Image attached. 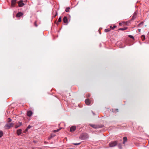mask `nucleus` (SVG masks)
<instances>
[{
  "label": "nucleus",
  "mask_w": 149,
  "mask_h": 149,
  "mask_svg": "<svg viewBox=\"0 0 149 149\" xmlns=\"http://www.w3.org/2000/svg\"><path fill=\"white\" fill-rule=\"evenodd\" d=\"M88 135L86 133H83L81 134L79 138L82 140H84L88 138Z\"/></svg>",
  "instance_id": "nucleus-1"
},
{
  "label": "nucleus",
  "mask_w": 149,
  "mask_h": 149,
  "mask_svg": "<svg viewBox=\"0 0 149 149\" xmlns=\"http://www.w3.org/2000/svg\"><path fill=\"white\" fill-rule=\"evenodd\" d=\"M14 125V124L13 123H7L5 125V127L7 129H9L11 127H13Z\"/></svg>",
  "instance_id": "nucleus-2"
},
{
  "label": "nucleus",
  "mask_w": 149,
  "mask_h": 149,
  "mask_svg": "<svg viewBox=\"0 0 149 149\" xmlns=\"http://www.w3.org/2000/svg\"><path fill=\"white\" fill-rule=\"evenodd\" d=\"M117 144V141H114L110 142L109 144V146L110 147H113Z\"/></svg>",
  "instance_id": "nucleus-3"
},
{
  "label": "nucleus",
  "mask_w": 149,
  "mask_h": 149,
  "mask_svg": "<svg viewBox=\"0 0 149 149\" xmlns=\"http://www.w3.org/2000/svg\"><path fill=\"white\" fill-rule=\"evenodd\" d=\"M18 3L19 7H22L24 5V4L23 3V1L22 0L18 2Z\"/></svg>",
  "instance_id": "nucleus-4"
},
{
  "label": "nucleus",
  "mask_w": 149,
  "mask_h": 149,
  "mask_svg": "<svg viewBox=\"0 0 149 149\" xmlns=\"http://www.w3.org/2000/svg\"><path fill=\"white\" fill-rule=\"evenodd\" d=\"M16 0H12L11 1V6L12 7L15 6V5L16 3Z\"/></svg>",
  "instance_id": "nucleus-5"
},
{
  "label": "nucleus",
  "mask_w": 149,
  "mask_h": 149,
  "mask_svg": "<svg viewBox=\"0 0 149 149\" xmlns=\"http://www.w3.org/2000/svg\"><path fill=\"white\" fill-rule=\"evenodd\" d=\"M76 130V127L75 126H72L70 129V131L72 132Z\"/></svg>",
  "instance_id": "nucleus-6"
},
{
  "label": "nucleus",
  "mask_w": 149,
  "mask_h": 149,
  "mask_svg": "<svg viewBox=\"0 0 149 149\" xmlns=\"http://www.w3.org/2000/svg\"><path fill=\"white\" fill-rule=\"evenodd\" d=\"M33 114V112L31 111H28L27 113V115L29 117H30Z\"/></svg>",
  "instance_id": "nucleus-7"
},
{
  "label": "nucleus",
  "mask_w": 149,
  "mask_h": 149,
  "mask_svg": "<svg viewBox=\"0 0 149 149\" xmlns=\"http://www.w3.org/2000/svg\"><path fill=\"white\" fill-rule=\"evenodd\" d=\"M86 104L88 105H89L90 104V102L89 99H87L85 100Z\"/></svg>",
  "instance_id": "nucleus-8"
},
{
  "label": "nucleus",
  "mask_w": 149,
  "mask_h": 149,
  "mask_svg": "<svg viewBox=\"0 0 149 149\" xmlns=\"http://www.w3.org/2000/svg\"><path fill=\"white\" fill-rule=\"evenodd\" d=\"M90 125L92 127L95 128V129H97L98 128H99V127L95 125H93V124H90Z\"/></svg>",
  "instance_id": "nucleus-9"
},
{
  "label": "nucleus",
  "mask_w": 149,
  "mask_h": 149,
  "mask_svg": "<svg viewBox=\"0 0 149 149\" xmlns=\"http://www.w3.org/2000/svg\"><path fill=\"white\" fill-rule=\"evenodd\" d=\"M68 18L66 17H64L63 18V22L64 23H67L68 22Z\"/></svg>",
  "instance_id": "nucleus-10"
},
{
  "label": "nucleus",
  "mask_w": 149,
  "mask_h": 149,
  "mask_svg": "<svg viewBox=\"0 0 149 149\" xmlns=\"http://www.w3.org/2000/svg\"><path fill=\"white\" fill-rule=\"evenodd\" d=\"M22 125V123L21 122H19L17 124L15 125V128H17L18 127L21 126Z\"/></svg>",
  "instance_id": "nucleus-11"
},
{
  "label": "nucleus",
  "mask_w": 149,
  "mask_h": 149,
  "mask_svg": "<svg viewBox=\"0 0 149 149\" xmlns=\"http://www.w3.org/2000/svg\"><path fill=\"white\" fill-rule=\"evenodd\" d=\"M22 130L21 129L18 130H17V134L18 135H20L22 133Z\"/></svg>",
  "instance_id": "nucleus-12"
},
{
  "label": "nucleus",
  "mask_w": 149,
  "mask_h": 149,
  "mask_svg": "<svg viewBox=\"0 0 149 149\" xmlns=\"http://www.w3.org/2000/svg\"><path fill=\"white\" fill-rule=\"evenodd\" d=\"M23 15V14L21 12H19L16 15V17H19Z\"/></svg>",
  "instance_id": "nucleus-13"
},
{
  "label": "nucleus",
  "mask_w": 149,
  "mask_h": 149,
  "mask_svg": "<svg viewBox=\"0 0 149 149\" xmlns=\"http://www.w3.org/2000/svg\"><path fill=\"white\" fill-rule=\"evenodd\" d=\"M123 143L124 144L125 143V142H127V138L126 137H124L123 138Z\"/></svg>",
  "instance_id": "nucleus-14"
},
{
  "label": "nucleus",
  "mask_w": 149,
  "mask_h": 149,
  "mask_svg": "<svg viewBox=\"0 0 149 149\" xmlns=\"http://www.w3.org/2000/svg\"><path fill=\"white\" fill-rule=\"evenodd\" d=\"M136 13H135L134 14V15H133L132 18H131V19L132 20H134L136 17Z\"/></svg>",
  "instance_id": "nucleus-15"
},
{
  "label": "nucleus",
  "mask_w": 149,
  "mask_h": 149,
  "mask_svg": "<svg viewBox=\"0 0 149 149\" xmlns=\"http://www.w3.org/2000/svg\"><path fill=\"white\" fill-rule=\"evenodd\" d=\"M141 38L142 40L143 41L145 39V37L144 35H143L141 36Z\"/></svg>",
  "instance_id": "nucleus-16"
},
{
  "label": "nucleus",
  "mask_w": 149,
  "mask_h": 149,
  "mask_svg": "<svg viewBox=\"0 0 149 149\" xmlns=\"http://www.w3.org/2000/svg\"><path fill=\"white\" fill-rule=\"evenodd\" d=\"M70 7H67V8H66V9L65 10V11L66 12H68L70 10Z\"/></svg>",
  "instance_id": "nucleus-17"
},
{
  "label": "nucleus",
  "mask_w": 149,
  "mask_h": 149,
  "mask_svg": "<svg viewBox=\"0 0 149 149\" xmlns=\"http://www.w3.org/2000/svg\"><path fill=\"white\" fill-rule=\"evenodd\" d=\"M32 126H31V125H29L27 127V128L26 129L25 131H27L30 128H31V127Z\"/></svg>",
  "instance_id": "nucleus-18"
},
{
  "label": "nucleus",
  "mask_w": 149,
  "mask_h": 149,
  "mask_svg": "<svg viewBox=\"0 0 149 149\" xmlns=\"http://www.w3.org/2000/svg\"><path fill=\"white\" fill-rule=\"evenodd\" d=\"M3 133L2 131H0V138L3 135Z\"/></svg>",
  "instance_id": "nucleus-19"
},
{
  "label": "nucleus",
  "mask_w": 149,
  "mask_h": 149,
  "mask_svg": "<svg viewBox=\"0 0 149 149\" xmlns=\"http://www.w3.org/2000/svg\"><path fill=\"white\" fill-rule=\"evenodd\" d=\"M111 30V29H106L105 30V32H108L109 31Z\"/></svg>",
  "instance_id": "nucleus-20"
},
{
  "label": "nucleus",
  "mask_w": 149,
  "mask_h": 149,
  "mask_svg": "<svg viewBox=\"0 0 149 149\" xmlns=\"http://www.w3.org/2000/svg\"><path fill=\"white\" fill-rule=\"evenodd\" d=\"M60 130V129H58L56 130H54L53 132H57L59 131Z\"/></svg>",
  "instance_id": "nucleus-21"
},
{
  "label": "nucleus",
  "mask_w": 149,
  "mask_h": 149,
  "mask_svg": "<svg viewBox=\"0 0 149 149\" xmlns=\"http://www.w3.org/2000/svg\"><path fill=\"white\" fill-rule=\"evenodd\" d=\"M61 17H60L58 20V22H61Z\"/></svg>",
  "instance_id": "nucleus-22"
},
{
  "label": "nucleus",
  "mask_w": 149,
  "mask_h": 149,
  "mask_svg": "<svg viewBox=\"0 0 149 149\" xmlns=\"http://www.w3.org/2000/svg\"><path fill=\"white\" fill-rule=\"evenodd\" d=\"M54 136H52V135H51L49 137L48 139H51L52 138V137H53Z\"/></svg>",
  "instance_id": "nucleus-23"
},
{
  "label": "nucleus",
  "mask_w": 149,
  "mask_h": 149,
  "mask_svg": "<svg viewBox=\"0 0 149 149\" xmlns=\"http://www.w3.org/2000/svg\"><path fill=\"white\" fill-rule=\"evenodd\" d=\"M8 123L12 121V120L10 118H8Z\"/></svg>",
  "instance_id": "nucleus-24"
},
{
  "label": "nucleus",
  "mask_w": 149,
  "mask_h": 149,
  "mask_svg": "<svg viewBox=\"0 0 149 149\" xmlns=\"http://www.w3.org/2000/svg\"><path fill=\"white\" fill-rule=\"evenodd\" d=\"M80 144V143H73V144L74 145H79Z\"/></svg>",
  "instance_id": "nucleus-25"
},
{
  "label": "nucleus",
  "mask_w": 149,
  "mask_h": 149,
  "mask_svg": "<svg viewBox=\"0 0 149 149\" xmlns=\"http://www.w3.org/2000/svg\"><path fill=\"white\" fill-rule=\"evenodd\" d=\"M119 30H122V31H124V28H120L119 29Z\"/></svg>",
  "instance_id": "nucleus-26"
},
{
  "label": "nucleus",
  "mask_w": 149,
  "mask_h": 149,
  "mask_svg": "<svg viewBox=\"0 0 149 149\" xmlns=\"http://www.w3.org/2000/svg\"><path fill=\"white\" fill-rule=\"evenodd\" d=\"M129 37H130V38H134V37L133 36H132V35H130L129 36Z\"/></svg>",
  "instance_id": "nucleus-27"
},
{
  "label": "nucleus",
  "mask_w": 149,
  "mask_h": 149,
  "mask_svg": "<svg viewBox=\"0 0 149 149\" xmlns=\"http://www.w3.org/2000/svg\"><path fill=\"white\" fill-rule=\"evenodd\" d=\"M116 26H114L113 28H112V29H113L115 28H116Z\"/></svg>",
  "instance_id": "nucleus-28"
},
{
  "label": "nucleus",
  "mask_w": 149,
  "mask_h": 149,
  "mask_svg": "<svg viewBox=\"0 0 149 149\" xmlns=\"http://www.w3.org/2000/svg\"><path fill=\"white\" fill-rule=\"evenodd\" d=\"M36 22H35V23H34V25H35V26H36L37 27V24H36Z\"/></svg>",
  "instance_id": "nucleus-29"
},
{
  "label": "nucleus",
  "mask_w": 149,
  "mask_h": 149,
  "mask_svg": "<svg viewBox=\"0 0 149 149\" xmlns=\"http://www.w3.org/2000/svg\"><path fill=\"white\" fill-rule=\"evenodd\" d=\"M58 15V13H57V12H56V14L55 15V17H56V16H57V15Z\"/></svg>",
  "instance_id": "nucleus-30"
},
{
  "label": "nucleus",
  "mask_w": 149,
  "mask_h": 149,
  "mask_svg": "<svg viewBox=\"0 0 149 149\" xmlns=\"http://www.w3.org/2000/svg\"><path fill=\"white\" fill-rule=\"evenodd\" d=\"M124 28V30H126V29H127V27H125Z\"/></svg>",
  "instance_id": "nucleus-31"
},
{
  "label": "nucleus",
  "mask_w": 149,
  "mask_h": 149,
  "mask_svg": "<svg viewBox=\"0 0 149 149\" xmlns=\"http://www.w3.org/2000/svg\"><path fill=\"white\" fill-rule=\"evenodd\" d=\"M143 22H140V25L142 24H143Z\"/></svg>",
  "instance_id": "nucleus-32"
},
{
  "label": "nucleus",
  "mask_w": 149,
  "mask_h": 149,
  "mask_svg": "<svg viewBox=\"0 0 149 149\" xmlns=\"http://www.w3.org/2000/svg\"><path fill=\"white\" fill-rule=\"evenodd\" d=\"M44 143H47V142H46V141H45Z\"/></svg>",
  "instance_id": "nucleus-33"
},
{
  "label": "nucleus",
  "mask_w": 149,
  "mask_h": 149,
  "mask_svg": "<svg viewBox=\"0 0 149 149\" xmlns=\"http://www.w3.org/2000/svg\"><path fill=\"white\" fill-rule=\"evenodd\" d=\"M119 148H120V149H121V147H120V146H119Z\"/></svg>",
  "instance_id": "nucleus-34"
},
{
  "label": "nucleus",
  "mask_w": 149,
  "mask_h": 149,
  "mask_svg": "<svg viewBox=\"0 0 149 149\" xmlns=\"http://www.w3.org/2000/svg\"><path fill=\"white\" fill-rule=\"evenodd\" d=\"M110 28H111V29H112V28H113V27H112V26H110Z\"/></svg>",
  "instance_id": "nucleus-35"
},
{
  "label": "nucleus",
  "mask_w": 149,
  "mask_h": 149,
  "mask_svg": "<svg viewBox=\"0 0 149 149\" xmlns=\"http://www.w3.org/2000/svg\"><path fill=\"white\" fill-rule=\"evenodd\" d=\"M138 31H139V32H140V29H138Z\"/></svg>",
  "instance_id": "nucleus-36"
},
{
  "label": "nucleus",
  "mask_w": 149,
  "mask_h": 149,
  "mask_svg": "<svg viewBox=\"0 0 149 149\" xmlns=\"http://www.w3.org/2000/svg\"><path fill=\"white\" fill-rule=\"evenodd\" d=\"M121 24L120 23H119V25Z\"/></svg>",
  "instance_id": "nucleus-37"
}]
</instances>
